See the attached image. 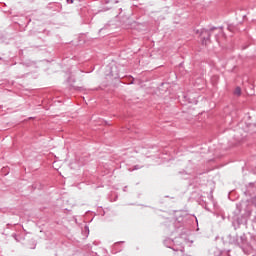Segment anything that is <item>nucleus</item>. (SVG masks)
Instances as JSON below:
<instances>
[{"label": "nucleus", "instance_id": "obj_1", "mask_svg": "<svg viewBox=\"0 0 256 256\" xmlns=\"http://www.w3.org/2000/svg\"><path fill=\"white\" fill-rule=\"evenodd\" d=\"M164 245L165 247H168V249L175 251V253H180V256H183V253H185V246L183 245L182 238H175L174 240L166 238L164 240Z\"/></svg>", "mask_w": 256, "mask_h": 256}, {"label": "nucleus", "instance_id": "obj_2", "mask_svg": "<svg viewBox=\"0 0 256 256\" xmlns=\"http://www.w3.org/2000/svg\"><path fill=\"white\" fill-rule=\"evenodd\" d=\"M215 27L210 28V30L202 29L201 31L197 30L196 33H200V39L202 41V45H207L211 39V33L215 31Z\"/></svg>", "mask_w": 256, "mask_h": 256}, {"label": "nucleus", "instance_id": "obj_3", "mask_svg": "<svg viewBox=\"0 0 256 256\" xmlns=\"http://www.w3.org/2000/svg\"><path fill=\"white\" fill-rule=\"evenodd\" d=\"M234 95H237L238 97L241 95V87H236L235 88Z\"/></svg>", "mask_w": 256, "mask_h": 256}, {"label": "nucleus", "instance_id": "obj_4", "mask_svg": "<svg viewBox=\"0 0 256 256\" xmlns=\"http://www.w3.org/2000/svg\"><path fill=\"white\" fill-rule=\"evenodd\" d=\"M251 203H252L253 206L256 207V196L251 198Z\"/></svg>", "mask_w": 256, "mask_h": 256}, {"label": "nucleus", "instance_id": "obj_5", "mask_svg": "<svg viewBox=\"0 0 256 256\" xmlns=\"http://www.w3.org/2000/svg\"><path fill=\"white\" fill-rule=\"evenodd\" d=\"M134 169L137 170V169H139V167H138V166H135Z\"/></svg>", "mask_w": 256, "mask_h": 256}, {"label": "nucleus", "instance_id": "obj_6", "mask_svg": "<svg viewBox=\"0 0 256 256\" xmlns=\"http://www.w3.org/2000/svg\"><path fill=\"white\" fill-rule=\"evenodd\" d=\"M242 241H243V236H241V238H240Z\"/></svg>", "mask_w": 256, "mask_h": 256}, {"label": "nucleus", "instance_id": "obj_7", "mask_svg": "<svg viewBox=\"0 0 256 256\" xmlns=\"http://www.w3.org/2000/svg\"><path fill=\"white\" fill-rule=\"evenodd\" d=\"M71 3H73V0H71Z\"/></svg>", "mask_w": 256, "mask_h": 256}]
</instances>
